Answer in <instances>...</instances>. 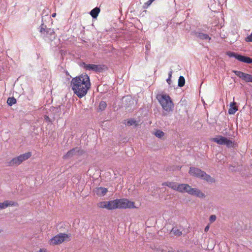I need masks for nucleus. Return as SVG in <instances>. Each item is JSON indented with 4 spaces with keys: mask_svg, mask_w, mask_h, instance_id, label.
Instances as JSON below:
<instances>
[{
    "mask_svg": "<svg viewBox=\"0 0 252 252\" xmlns=\"http://www.w3.org/2000/svg\"><path fill=\"white\" fill-rule=\"evenodd\" d=\"M189 173L192 176L204 180L208 183H213L215 182V179L211 176L201 169L194 167H190Z\"/></svg>",
    "mask_w": 252,
    "mask_h": 252,
    "instance_id": "nucleus-3",
    "label": "nucleus"
},
{
    "mask_svg": "<svg viewBox=\"0 0 252 252\" xmlns=\"http://www.w3.org/2000/svg\"><path fill=\"white\" fill-rule=\"evenodd\" d=\"M245 40L247 42H252V33L250 35L246 37Z\"/></svg>",
    "mask_w": 252,
    "mask_h": 252,
    "instance_id": "nucleus-29",
    "label": "nucleus"
},
{
    "mask_svg": "<svg viewBox=\"0 0 252 252\" xmlns=\"http://www.w3.org/2000/svg\"><path fill=\"white\" fill-rule=\"evenodd\" d=\"M197 36L202 40L211 39V37L208 34L203 33H197Z\"/></svg>",
    "mask_w": 252,
    "mask_h": 252,
    "instance_id": "nucleus-19",
    "label": "nucleus"
},
{
    "mask_svg": "<svg viewBox=\"0 0 252 252\" xmlns=\"http://www.w3.org/2000/svg\"><path fill=\"white\" fill-rule=\"evenodd\" d=\"M118 208L117 199L107 201V210H111Z\"/></svg>",
    "mask_w": 252,
    "mask_h": 252,
    "instance_id": "nucleus-15",
    "label": "nucleus"
},
{
    "mask_svg": "<svg viewBox=\"0 0 252 252\" xmlns=\"http://www.w3.org/2000/svg\"><path fill=\"white\" fill-rule=\"evenodd\" d=\"M97 207L100 208L107 209V201H101L97 203Z\"/></svg>",
    "mask_w": 252,
    "mask_h": 252,
    "instance_id": "nucleus-20",
    "label": "nucleus"
},
{
    "mask_svg": "<svg viewBox=\"0 0 252 252\" xmlns=\"http://www.w3.org/2000/svg\"><path fill=\"white\" fill-rule=\"evenodd\" d=\"M44 118H45V119L46 121H48V122H50V121H51V120H50V118L48 116H47V115H45V116H44Z\"/></svg>",
    "mask_w": 252,
    "mask_h": 252,
    "instance_id": "nucleus-34",
    "label": "nucleus"
},
{
    "mask_svg": "<svg viewBox=\"0 0 252 252\" xmlns=\"http://www.w3.org/2000/svg\"><path fill=\"white\" fill-rule=\"evenodd\" d=\"M26 158H9V161H7V166H16L21 164Z\"/></svg>",
    "mask_w": 252,
    "mask_h": 252,
    "instance_id": "nucleus-13",
    "label": "nucleus"
},
{
    "mask_svg": "<svg viewBox=\"0 0 252 252\" xmlns=\"http://www.w3.org/2000/svg\"><path fill=\"white\" fill-rule=\"evenodd\" d=\"M191 186L187 184H179L177 191L181 193H187L189 194Z\"/></svg>",
    "mask_w": 252,
    "mask_h": 252,
    "instance_id": "nucleus-12",
    "label": "nucleus"
},
{
    "mask_svg": "<svg viewBox=\"0 0 252 252\" xmlns=\"http://www.w3.org/2000/svg\"><path fill=\"white\" fill-rule=\"evenodd\" d=\"M155 135L158 138H161L164 135V133L160 130H157L155 132Z\"/></svg>",
    "mask_w": 252,
    "mask_h": 252,
    "instance_id": "nucleus-25",
    "label": "nucleus"
},
{
    "mask_svg": "<svg viewBox=\"0 0 252 252\" xmlns=\"http://www.w3.org/2000/svg\"><path fill=\"white\" fill-rule=\"evenodd\" d=\"M209 229V225H207L205 227V229H204V231L205 232H207L208 231Z\"/></svg>",
    "mask_w": 252,
    "mask_h": 252,
    "instance_id": "nucleus-36",
    "label": "nucleus"
},
{
    "mask_svg": "<svg viewBox=\"0 0 252 252\" xmlns=\"http://www.w3.org/2000/svg\"><path fill=\"white\" fill-rule=\"evenodd\" d=\"M83 67L87 70H93L100 72L103 70V66L99 64H86L83 63Z\"/></svg>",
    "mask_w": 252,
    "mask_h": 252,
    "instance_id": "nucleus-8",
    "label": "nucleus"
},
{
    "mask_svg": "<svg viewBox=\"0 0 252 252\" xmlns=\"http://www.w3.org/2000/svg\"><path fill=\"white\" fill-rule=\"evenodd\" d=\"M56 13H53V14H52V17H55L56 16Z\"/></svg>",
    "mask_w": 252,
    "mask_h": 252,
    "instance_id": "nucleus-38",
    "label": "nucleus"
},
{
    "mask_svg": "<svg viewBox=\"0 0 252 252\" xmlns=\"http://www.w3.org/2000/svg\"><path fill=\"white\" fill-rule=\"evenodd\" d=\"M7 104L9 105L12 106L13 104H15L16 103V100L13 97H9L7 99Z\"/></svg>",
    "mask_w": 252,
    "mask_h": 252,
    "instance_id": "nucleus-22",
    "label": "nucleus"
},
{
    "mask_svg": "<svg viewBox=\"0 0 252 252\" xmlns=\"http://www.w3.org/2000/svg\"><path fill=\"white\" fill-rule=\"evenodd\" d=\"M185 84V79L182 76H180L178 79V86L180 87H183Z\"/></svg>",
    "mask_w": 252,
    "mask_h": 252,
    "instance_id": "nucleus-21",
    "label": "nucleus"
},
{
    "mask_svg": "<svg viewBox=\"0 0 252 252\" xmlns=\"http://www.w3.org/2000/svg\"><path fill=\"white\" fill-rule=\"evenodd\" d=\"M179 184L176 182H172L171 183V189L173 190L177 191Z\"/></svg>",
    "mask_w": 252,
    "mask_h": 252,
    "instance_id": "nucleus-27",
    "label": "nucleus"
},
{
    "mask_svg": "<svg viewBox=\"0 0 252 252\" xmlns=\"http://www.w3.org/2000/svg\"><path fill=\"white\" fill-rule=\"evenodd\" d=\"M216 216L215 215H211L209 218V220L211 222H213L216 220Z\"/></svg>",
    "mask_w": 252,
    "mask_h": 252,
    "instance_id": "nucleus-31",
    "label": "nucleus"
},
{
    "mask_svg": "<svg viewBox=\"0 0 252 252\" xmlns=\"http://www.w3.org/2000/svg\"><path fill=\"white\" fill-rule=\"evenodd\" d=\"M236 105V103L234 101L230 103V108L228 110L229 114H234L238 110L237 106Z\"/></svg>",
    "mask_w": 252,
    "mask_h": 252,
    "instance_id": "nucleus-17",
    "label": "nucleus"
},
{
    "mask_svg": "<svg viewBox=\"0 0 252 252\" xmlns=\"http://www.w3.org/2000/svg\"><path fill=\"white\" fill-rule=\"evenodd\" d=\"M84 151L79 147H76L68 151L66 154V157L68 158L72 157H80L83 156Z\"/></svg>",
    "mask_w": 252,
    "mask_h": 252,
    "instance_id": "nucleus-9",
    "label": "nucleus"
},
{
    "mask_svg": "<svg viewBox=\"0 0 252 252\" xmlns=\"http://www.w3.org/2000/svg\"><path fill=\"white\" fill-rule=\"evenodd\" d=\"M171 78H168V79H167L166 80V81L167 82V83L169 84V85H170L171 84Z\"/></svg>",
    "mask_w": 252,
    "mask_h": 252,
    "instance_id": "nucleus-35",
    "label": "nucleus"
},
{
    "mask_svg": "<svg viewBox=\"0 0 252 252\" xmlns=\"http://www.w3.org/2000/svg\"><path fill=\"white\" fill-rule=\"evenodd\" d=\"M15 202L12 201H5L2 203H0V210L3 209L8 206H14Z\"/></svg>",
    "mask_w": 252,
    "mask_h": 252,
    "instance_id": "nucleus-16",
    "label": "nucleus"
},
{
    "mask_svg": "<svg viewBox=\"0 0 252 252\" xmlns=\"http://www.w3.org/2000/svg\"><path fill=\"white\" fill-rule=\"evenodd\" d=\"M69 238V235L66 234L60 233L51 238L50 243L52 245H58L68 240Z\"/></svg>",
    "mask_w": 252,
    "mask_h": 252,
    "instance_id": "nucleus-6",
    "label": "nucleus"
},
{
    "mask_svg": "<svg viewBox=\"0 0 252 252\" xmlns=\"http://www.w3.org/2000/svg\"><path fill=\"white\" fill-rule=\"evenodd\" d=\"M106 106H107L106 103L105 101H101L99 103V110L100 111H103L106 108Z\"/></svg>",
    "mask_w": 252,
    "mask_h": 252,
    "instance_id": "nucleus-24",
    "label": "nucleus"
},
{
    "mask_svg": "<svg viewBox=\"0 0 252 252\" xmlns=\"http://www.w3.org/2000/svg\"><path fill=\"white\" fill-rule=\"evenodd\" d=\"M212 141L219 145H226L228 148H234L237 146V144L234 141L222 136H218L212 139Z\"/></svg>",
    "mask_w": 252,
    "mask_h": 252,
    "instance_id": "nucleus-4",
    "label": "nucleus"
},
{
    "mask_svg": "<svg viewBox=\"0 0 252 252\" xmlns=\"http://www.w3.org/2000/svg\"><path fill=\"white\" fill-rule=\"evenodd\" d=\"M127 125L128 126H132V125L137 126L138 124H137V122L135 120H134L133 119H130V120H129L127 121Z\"/></svg>",
    "mask_w": 252,
    "mask_h": 252,
    "instance_id": "nucleus-26",
    "label": "nucleus"
},
{
    "mask_svg": "<svg viewBox=\"0 0 252 252\" xmlns=\"http://www.w3.org/2000/svg\"><path fill=\"white\" fill-rule=\"evenodd\" d=\"M89 76L87 74L73 78L70 82V86L74 94L79 98L85 96L91 88Z\"/></svg>",
    "mask_w": 252,
    "mask_h": 252,
    "instance_id": "nucleus-1",
    "label": "nucleus"
},
{
    "mask_svg": "<svg viewBox=\"0 0 252 252\" xmlns=\"http://www.w3.org/2000/svg\"><path fill=\"white\" fill-rule=\"evenodd\" d=\"M233 72L238 77L242 78L246 82H252V75L241 72L240 71L234 70Z\"/></svg>",
    "mask_w": 252,
    "mask_h": 252,
    "instance_id": "nucleus-10",
    "label": "nucleus"
},
{
    "mask_svg": "<svg viewBox=\"0 0 252 252\" xmlns=\"http://www.w3.org/2000/svg\"><path fill=\"white\" fill-rule=\"evenodd\" d=\"M189 194L200 198L205 197V194L197 188H192L191 187Z\"/></svg>",
    "mask_w": 252,
    "mask_h": 252,
    "instance_id": "nucleus-11",
    "label": "nucleus"
},
{
    "mask_svg": "<svg viewBox=\"0 0 252 252\" xmlns=\"http://www.w3.org/2000/svg\"><path fill=\"white\" fill-rule=\"evenodd\" d=\"M172 182H166L162 184L163 186H167L169 188H171V183Z\"/></svg>",
    "mask_w": 252,
    "mask_h": 252,
    "instance_id": "nucleus-32",
    "label": "nucleus"
},
{
    "mask_svg": "<svg viewBox=\"0 0 252 252\" xmlns=\"http://www.w3.org/2000/svg\"><path fill=\"white\" fill-rule=\"evenodd\" d=\"M171 232H173V233L175 235L178 236L181 235L182 234V232L180 230L177 229V228H175V227L173 228L172 229Z\"/></svg>",
    "mask_w": 252,
    "mask_h": 252,
    "instance_id": "nucleus-23",
    "label": "nucleus"
},
{
    "mask_svg": "<svg viewBox=\"0 0 252 252\" xmlns=\"http://www.w3.org/2000/svg\"><path fill=\"white\" fill-rule=\"evenodd\" d=\"M162 252H177V251H173L172 249L171 248H167L165 250H162Z\"/></svg>",
    "mask_w": 252,
    "mask_h": 252,
    "instance_id": "nucleus-30",
    "label": "nucleus"
},
{
    "mask_svg": "<svg viewBox=\"0 0 252 252\" xmlns=\"http://www.w3.org/2000/svg\"><path fill=\"white\" fill-rule=\"evenodd\" d=\"M36 252H49L48 251H47V250L45 248H42Z\"/></svg>",
    "mask_w": 252,
    "mask_h": 252,
    "instance_id": "nucleus-33",
    "label": "nucleus"
},
{
    "mask_svg": "<svg viewBox=\"0 0 252 252\" xmlns=\"http://www.w3.org/2000/svg\"><path fill=\"white\" fill-rule=\"evenodd\" d=\"M32 156L31 152H28L21 155L18 158H30Z\"/></svg>",
    "mask_w": 252,
    "mask_h": 252,
    "instance_id": "nucleus-28",
    "label": "nucleus"
},
{
    "mask_svg": "<svg viewBox=\"0 0 252 252\" xmlns=\"http://www.w3.org/2000/svg\"><path fill=\"white\" fill-rule=\"evenodd\" d=\"M100 10L99 8L95 7L91 11L90 15L93 18H96L100 12Z\"/></svg>",
    "mask_w": 252,
    "mask_h": 252,
    "instance_id": "nucleus-18",
    "label": "nucleus"
},
{
    "mask_svg": "<svg viewBox=\"0 0 252 252\" xmlns=\"http://www.w3.org/2000/svg\"><path fill=\"white\" fill-rule=\"evenodd\" d=\"M108 190L107 188L98 187L95 189V192L99 196H103L106 194Z\"/></svg>",
    "mask_w": 252,
    "mask_h": 252,
    "instance_id": "nucleus-14",
    "label": "nucleus"
},
{
    "mask_svg": "<svg viewBox=\"0 0 252 252\" xmlns=\"http://www.w3.org/2000/svg\"><path fill=\"white\" fill-rule=\"evenodd\" d=\"M226 54L229 57H234L240 62L247 63H252V59L250 57L239 55L237 53L230 51L227 52Z\"/></svg>",
    "mask_w": 252,
    "mask_h": 252,
    "instance_id": "nucleus-7",
    "label": "nucleus"
},
{
    "mask_svg": "<svg viewBox=\"0 0 252 252\" xmlns=\"http://www.w3.org/2000/svg\"><path fill=\"white\" fill-rule=\"evenodd\" d=\"M157 98L164 110L167 112L172 111L174 104L169 95L159 94L157 95Z\"/></svg>",
    "mask_w": 252,
    "mask_h": 252,
    "instance_id": "nucleus-2",
    "label": "nucleus"
},
{
    "mask_svg": "<svg viewBox=\"0 0 252 252\" xmlns=\"http://www.w3.org/2000/svg\"><path fill=\"white\" fill-rule=\"evenodd\" d=\"M118 208H135L134 203L126 198L117 199Z\"/></svg>",
    "mask_w": 252,
    "mask_h": 252,
    "instance_id": "nucleus-5",
    "label": "nucleus"
},
{
    "mask_svg": "<svg viewBox=\"0 0 252 252\" xmlns=\"http://www.w3.org/2000/svg\"><path fill=\"white\" fill-rule=\"evenodd\" d=\"M172 71H170L169 72V73H168V78H171V77H172Z\"/></svg>",
    "mask_w": 252,
    "mask_h": 252,
    "instance_id": "nucleus-37",
    "label": "nucleus"
}]
</instances>
